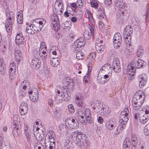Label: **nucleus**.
Masks as SVG:
<instances>
[{"mask_svg": "<svg viewBox=\"0 0 149 149\" xmlns=\"http://www.w3.org/2000/svg\"><path fill=\"white\" fill-rule=\"evenodd\" d=\"M91 34L89 32L86 31V32H84V36L86 39L89 40L91 38Z\"/></svg>", "mask_w": 149, "mask_h": 149, "instance_id": "nucleus-58", "label": "nucleus"}, {"mask_svg": "<svg viewBox=\"0 0 149 149\" xmlns=\"http://www.w3.org/2000/svg\"><path fill=\"white\" fill-rule=\"evenodd\" d=\"M132 105L133 108L136 110H139L141 107L142 105L141 104L139 103H136L134 101H132Z\"/></svg>", "mask_w": 149, "mask_h": 149, "instance_id": "nucleus-41", "label": "nucleus"}, {"mask_svg": "<svg viewBox=\"0 0 149 149\" xmlns=\"http://www.w3.org/2000/svg\"><path fill=\"white\" fill-rule=\"evenodd\" d=\"M44 72L46 75H49L50 73L49 69L47 67H45L44 68Z\"/></svg>", "mask_w": 149, "mask_h": 149, "instance_id": "nucleus-64", "label": "nucleus"}, {"mask_svg": "<svg viewBox=\"0 0 149 149\" xmlns=\"http://www.w3.org/2000/svg\"><path fill=\"white\" fill-rule=\"evenodd\" d=\"M87 13L88 15V18L89 21L92 23H93L94 20L91 11L88 10H87Z\"/></svg>", "mask_w": 149, "mask_h": 149, "instance_id": "nucleus-50", "label": "nucleus"}, {"mask_svg": "<svg viewBox=\"0 0 149 149\" xmlns=\"http://www.w3.org/2000/svg\"><path fill=\"white\" fill-rule=\"evenodd\" d=\"M52 24L53 26V28L55 31H58L59 29V22L56 20H54L52 21Z\"/></svg>", "mask_w": 149, "mask_h": 149, "instance_id": "nucleus-37", "label": "nucleus"}, {"mask_svg": "<svg viewBox=\"0 0 149 149\" xmlns=\"http://www.w3.org/2000/svg\"><path fill=\"white\" fill-rule=\"evenodd\" d=\"M86 41L83 38H80L78 39L77 40L74 42V45H73L74 48L76 47L79 48H81V47H83L85 45Z\"/></svg>", "mask_w": 149, "mask_h": 149, "instance_id": "nucleus-15", "label": "nucleus"}, {"mask_svg": "<svg viewBox=\"0 0 149 149\" xmlns=\"http://www.w3.org/2000/svg\"><path fill=\"white\" fill-rule=\"evenodd\" d=\"M7 22L14 23L15 21V15L12 12L10 11L8 9L5 10Z\"/></svg>", "mask_w": 149, "mask_h": 149, "instance_id": "nucleus-12", "label": "nucleus"}, {"mask_svg": "<svg viewBox=\"0 0 149 149\" xmlns=\"http://www.w3.org/2000/svg\"><path fill=\"white\" fill-rule=\"evenodd\" d=\"M15 55L16 60L18 61L20 60L22 56V53L19 50H17L15 51Z\"/></svg>", "mask_w": 149, "mask_h": 149, "instance_id": "nucleus-39", "label": "nucleus"}, {"mask_svg": "<svg viewBox=\"0 0 149 149\" xmlns=\"http://www.w3.org/2000/svg\"><path fill=\"white\" fill-rule=\"evenodd\" d=\"M30 83L29 81L24 80L20 84L19 87V91L23 92L24 93H27V90L29 92L30 89Z\"/></svg>", "mask_w": 149, "mask_h": 149, "instance_id": "nucleus-6", "label": "nucleus"}, {"mask_svg": "<svg viewBox=\"0 0 149 149\" xmlns=\"http://www.w3.org/2000/svg\"><path fill=\"white\" fill-rule=\"evenodd\" d=\"M45 49L47 50L46 45H45L44 42H42L41 43L40 47L38 51H43V50H45Z\"/></svg>", "mask_w": 149, "mask_h": 149, "instance_id": "nucleus-53", "label": "nucleus"}, {"mask_svg": "<svg viewBox=\"0 0 149 149\" xmlns=\"http://www.w3.org/2000/svg\"><path fill=\"white\" fill-rule=\"evenodd\" d=\"M14 23H12L10 22H7L6 23L5 25V27L6 29V31L8 33L10 34L11 33L12 30L13 25Z\"/></svg>", "mask_w": 149, "mask_h": 149, "instance_id": "nucleus-32", "label": "nucleus"}, {"mask_svg": "<svg viewBox=\"0 0 149 149\" xmlns=\"http://www.w3.org/2000/svg\"><path fill=\"white\" fill-rule=\"evenodd\" d=\"M17 123L16 122H14L13 123V124L11 127L13 129V134H14L15 133V132H17L18 130V125H17Z\"/></svg>", "mask_w": 149, "mask_h": 149, "instance_id": "nucleus-42", "label": "nucleus"}, {"mask_svg": "<svg viewBox=\"0 0 149 149\" xmlns=\"http://www.w3.org/2000/svg\"><path fill=\"white\" fill-rule=\"evenodd\" d=\"M47 138L49 139V141L51 142H54L55 139L56 138V136L55 133L53 131H50L49 134L48 135Z\"/></svg>", "mask_w": 149, "mask_h": 149, "instance_id": "nucleus-30", "label": "nucleus"}, {"mask_svg": "<svg viewBox=\"0 0 149 149\" xmlns=\"http://www.w3.org/2000/svg\"><path fill=\"white\" fill-rule=\"evenodd\" d=\"M138 78L139 87L141 88H143L147 83L148 79L147 75L145 74L142 73L139 75Z\"/></svg>", "mask_w": 149, "mask_h": 149, "instance_id": "nucleus-10", "label": "nucleus"}, {"mask_svg": "<svg viewBox=\"0 0 149 149\" xmlns=\"http://www.w3.org/2000/svg\"><path fill=\"white\" fill-rule=\"evenodd\" d=\"M30 99L33 102H36L38 99V92L34 93H33L32 91H30L28 92Z\"/></svg>", "mask_w": 149, "mask_h": 149, "instance_id": "nucleus-26", "label": "nucleus"}, {"mask_svg": "<svg viewBox=\"0 0 149 149\" xmlns=\"http://www.w3.org/2000/svg\"><path fill=\"white\" fill-rule=\"evenodd\" d=\"M125 12L124 11L118 10L116 15L117 19H123V16L125 15Z\"/></svg>", "mask_w": 149, "mask_h": 149, "instance_id": "nucleus-40", "label": "nucleus"}, {"mask_svg": "<svg viewBox=\"0 0 149 149\" xmlns=\"http://www.w3.org/2000/svg\"><path fill=\"white\" fill-rule=\"evenodd\" d=\"M77 118L79 121L81 123H83L84 124H85L86 122H85V120H84V116L77 117Z\"/></svg>", "mask_w": 149, "mask_h": 149, "instance_id": "nucleus-59", "label": "nucleus"}, {"mask_svg": "<svg viewBox=\"0 0 149 149\" xmlns=\"http://www.w3.org/2000/svg\"><path fill=\"white\" fill-rule=\"evenodd\" d=\"M47 136L45 139V145L46 149H54L55 144V142L48 141L46 139Z\"/></svg>", "mask_w": 149, "mask_h": 149, "instance_id": "nucleus-22", "label": "nucleus"}, {"mask_svg": "<svg viewBox=\"0 0 149 149\" xmlns=\"http://www.w3.org/2000/svg\"><path fill=\"white\" fill-rule=\"evenodd\" d=\"M84 115L83 112L81 109H78L77 111V113L76 114L77 117L83 116Z\"/></svg>", "mask_w": 149, "mask_h": 149, "instance_id": "nucleus-57", "label": "nucleus"}, {"mask_svg": "<svg viewBox=\"0 0 149 149\" xmlns=\"http://www.w3.org/2000/svg\"><path fill=\"white\" fill-rule=\"evenodd\" d=\"M76 56L77 59H81L84 57V54L81 52H78L76 54Z\"/></svg>", "mask_w": 149, "mask_h": 149, "instance_id": "nucleus-48", "label": "nucleus"}, {"mask_svg": "<svg viewBox=\"0 0 149 149\" xmlns=\"http://www.w3.org/2000/svg\"><path fill=\"white\" fill-rule=\"evenodd\" d=\"M41 50L40 51H35L33 53V56H36L38 58L40 57L43 61L46 60L47 54V50L45 49V51Z\"/></svg>", "mask_w": 149, "mask_h": 149, "instance_id": "nucleus-9", "label": "nucleus"}, {"mask_svg": "<svg viewBox=\"0 0 149 149\" xmlns=\"http://www.w3.org/2000/svg\"><path fill=\"white\" fill-rule=\"evenodd\" d=\"M144 132L146 135L149 136V123L147 124L144 127Z\"/></svg>", "mask_w": 149, "mask_h": 149, "instance_id": "nucleus-49", "label": "nucleus"}, {"mask_svg": "<svg viewBox=\"0 0 149 149\" xmlns=\"http://www.w3.org/2000/svg\"><path fill=\"white\" fill-rule=\"evenodd\" d=\"M65 92L64 91H62L61 92V96L63 100L68 101L70 99V97L68 94L69 92L66 91V90Z\"/></svg>", "mask_w": 149, "mask_h": 149, "instance_id": "nucleus-29", "label": "nucleus"}, {"mask_svg": "<svg viewBox=\"0 0 149 149\" xmlns=\"http://www.w3.org/2000/svg\"><path fill=\"white\" fill-rule=\"evenodd\" d=\"M34 135L36 139L38 141H41L44 139L45 136L43 130H38V132H36V134L34 133Z\"/></svg>", "mask_w": 149, "mask_h": 149, "instance_id": "nucleus-21", "label": "nucleus"}, {"mask_svg": "<svg viewBox=\"0 0 149 149\" xmlns=\"http://www.w3.org/2000/svg\"><path fill=\"white\" fill-rule=\"evenodd\" d=\"M113 46L116 49L119 48L121 45L122 38L121 34L119 33H115L113 38Z\"/></svg>", "mask_w": 149, "mask_h": 149, "instance_id": "nucleus-5", "label": "nucleus"}, {"mask_svg": "<svg viewBox=\"0 0 149 149\" xmlns=\"http://www.w3.org/2000/svg\"><path fill=\"white\" fill-rule=\"evenodd\" d=\"M66 126L69 129L77 128L79 127V124L77 120L68 118L65 121Z\"/></svg>", "mask_w": 149, "mask_h": 149, "instance_id": "nucleus-4", "label": "nucleus"}, {"mask_svg": "<svg viewBox=\"0 0 149 149\" xmlns=\"http://www.w3.org/2000/svg\"><path fill=\"white\" fill-rule=\"evenodd\" d=\"M32 60L31 65L33 68L37 69L39 68L41 66V61L37 57L33 56Z\"/></svg>", "mask_w": 149, "mask_h": 149, "instance_id": "nucleus-14", "label": "nucleus"}, {"mask_svg": "<svg viewBox=\"0 0 149 149\" xmlns=\"http://www.w3.org/2000/svg\"><path fill=\"white\" fill-rule=\"evenodd\" d=\"M111 65L108 63L104 64L100 70L104 71L108 73V75L110 74L111 75L112 72V69L111 68Z\"/></svg>", "mask_w": 149, "mask_h": 149, "instance_id": "nucleus-20", "label": "nucleus"}, {"mask_svg": "<svg viewBox=\"0 0 149 149\" xmlns=\"http://www.w3.org/2000/svg\"><path fill=\"white\" fill-rule=\"evenodd\" d=\"M130 111L128 108L124 109L121 111L119 116V122L120 123L125 125L129 118Z\"/></svg>", "mask_w": 149, "mask_h": 149, "instance_id": "nucleus-2", "label": "nucleus"}, {"mask_svg": "<svg viewBox=\"0 0 149 149\" xmlns=\"http://www.w3.org/2000/svg\"><path fill=\"white\" fill-rule=\"evenodd\" d=\"M125 4L124 3H122V4L120 6V7H118V10L124 11L125 13H126V12L127 11L125 9Z\"/></svg>", "mask_w": 149, "mask_h": 149, "instance_id": "nucleus-55", "label": "nucleus"}, {"mask_svg": "<svg viewBox=\"0 0 149 149\" xmlns=\"http://www.w3.org/2000/svg\"><path fill=\"white\" fill-rule=\"evenodd\" d=\"M124 125L120 123L119 126L115 128V130L113 131V132L115 135H118L121 130H122L124 128Z\"/></svg>", "mask_w": 149, "mask_h": 149, "instance_id": "nucleus-33", "label": "nucleus"}, {"mask_svg": "<svg viewBox=\"0 0 149 149\" xmlns=\"http://www.w3.org/2000/svg\"><path fill=\"white\" fill-rule=\"evenodd\" d=\"M55 100L58 104H59L62 102V100H63L62 97L61 96V94L60 95L56 94Z\"/></svg>", "mask_w": 149, "mask_h": 149, "instance_id": "nucleus-46", "label": "nucleus"}, {"mask_svg": "<svg viewBox=\"0 0 149 149\" xmlns=\"http://www.w3.org/2000/svg\"><path fill=\"white\" fill-rule=\"evenodd\" d=\"M83 99L84 98L82 95L81 94H79L77 95L75 99V102L83 101Z\"/></svg>", "mask_w": 149, "mask_h": 149, "instance_id": "nucleus-51", "label": "nucleus"}, {"mask_svg": "<svg viewBox=\"0 0 149 149\" xmlns=\"http://www.w3.org/2000/svg\"><path fill=\"white\" fill-rule=\"evenodd\" d=\"M131 141L130 139L129 138H126L124 140L123 144V146L130 147Z\"/></svg>", "mask_w": 149, "mask_h": 149, "instance_id": "nucleus-44", "label": "nucleus"}, {"mask_svg": "<svg viewBox=\"0 0 149 149\" xmlns=\"http://www.w3.org/2000/svg\"><path fill=\"white\" fill-rule=\"evenodd\" d=\"M116 127L115 122L109 120L107 121L105 123V127L108 130H114Z\"/></svg>", "mask_w": 149, "mask_h": 149, "instance_id": "nucleus-18", "label": "nucleus"}, {"mask_svg": "<svg viewBox=\"0 0 149 149\" xmlns=\"http://www.w3.org/2000/svg\"><path fill=\"white\" fill-rule=\"evenodd\" d=\"M139 118L140 122L142 124H145L147 123L149 119V116L144 115L143 113H139Z\"/></svg>", "mask_w": 149, "mask_h": 149, "instance_id": "nucleus-19", "label": "nucleus"}, {"mask_svg": "<svg viewBox=\"0 0 149 149\" xmlns=\"http://www.w3.org/2000/svg\"><path fill=\"white\" fill-rule=\"evenodd\" d=\"M62 2L61 0L56 1L55 5V8L59 10H62L63 8Z\"/></svg>", "mask_w": 149, "mask_h": 149, "instance_id": "nucleus-35", "label": "nucleus"}, {"mask_svg": "<svg viewBox=\"0 0 149 149\" xmlns=\"http://www.w3.org/2000/svg\"><path fill=\"white\" fill-rule=\"evenodd\" d=\"M42 144L40 142H37L35 143L34 147V149H40L41 148Z\"/></svg>", "mask_w": 149, "mask_h": 149, "instance_id": "nucleus-56", "label": "nucleus"}, {"mask_svg": "<svg viewBox=\"0 0 149 149\" xmlns=\"http://www.w3.org/2000/svg\"><path fill=\"white\" fill-rule=\"evenodd\" d=\"M28 142L31 145L33 143V140L31 138V132L30 130H27L24 132Z\"/></svg>", "mask_w": 149, "mask_h": 149, "instance_id": "nucleus-27", "label": "nucleus"}, {"mask_svg": "<svg viewBox=\"0 0 149 149\" xmlns=\"http://www.w3.org/2000/svg\"><path fill=\"white\" fill-rule=\"evenodd\" d=\"M145 95L144 92L141 91L136 92L132 98V101L136 103L143 105L145 100Z\"/></svg>", "mask_w": 149, "mask_h": 149, "instance_id": "nucleus-3", "label": "nucleus"}, {"mask_svg": "<svg viewBox=\"0 0 149 149\" xmlns=\"http://www.w3.org/2000/svg\"><path fill=\"white\" fill-rule=\"evenodd\" d=\"M131 139L132 145L134 147H135L138 143V140L136 135L134 134H132L131 135Z\"/></svg>", "mask_w": 149, "mask_h": 149, "instance_id": "nucleus-31", "label": "nucleus"}, {"mask_svg": "<svg viewBox=\"0 0 149 149\" xmlns=\"http://www.w3.org/2000/svg\"><path fill=\"white\" fill-rule=\"evenodd\" d=\"M10 69L9 70V76L11 79H14L15 77V73L16 71V67L15 63L13 62L10 63Z\"/></svg>", "mask_w": 149, "mask_h": 149, "instance_id": "nucleus-13", "label": "nucleus"}, {"mask_svg": "<svg viewBox=\"0 0 149 149\" xmlns=\"http://www.w3.org/2000/svg\"><path fill=\"white\" fill-rule=\"evenodd\" d=\"M146 65V63L143 60L139 59L136 64L134 61L130 62L128 65L127 68L124 70V74L127 76L129 80H132L134 79V76L136 72V68H143Z\"/></svg>", "mask_w": 149, "mask_h": 149, "instance_id": "nucleus-1", "label": "nucleus"}, {"mask_svg": "<svg viewBox=\"0 0 149 149\" xmlns=\"http://www.w3.org/2000/svg\"><path fill=\"white\" fill-rule=\"evenodd\" d=\"M51 63L52 65L54 67H56L58 65L59 62L58 58H53L51 60Z\"/></svg>", "mask_w": 149, "mask_h": 149, "instance_id": "nucleus-36", "label": "nucleus"}, {"mask_svg": "<svg viewBox=\"0 0 149 149\" xmlns=\"http://www.w3.org/2000/svg\"><path fill=\"white\" fill-rule=\"evenodd\" d=\"M32 26V24H31L29 26H27L26 28V32L29 34L33 35L36 33L33 29V26Z\"/></svg>", "mask_w": 149, "mask_h": 149, "instance_id": "nucleus-34", "label": "nucleus"}, {"mask_svg": "<svg viewBox=\"0 0 149 149\" xmlns=\"http://www.w3.org/2000/svg\"><path fill=\"white\" fill-rule=\"evenodd\" d=\"M64 147L65 149H73L74 146L72 141L68 139L65 140Z\"/></svg>", "mask_w": 149, "mask_h": 149, "instance_id": "nucleus-25", "label": "nucleus"}, {"mask_svg": "<svg viewBox=\"0 0 149 149\" xmlns=\"http://www.w3.org/2000/svg\"><path fill=\"white\" fill-rule=\"evenodd\" d=\"M133 31L132 28H130V30H129V31H128L126 33H125L124 34V35L127 36H130L132 34Z\"/></svg>", "mask_w": 149, "mask_h": 149, "instance_id": "nucleus-63", "label": "nucleus"}, {"mask_svg": "<svg viewBox=\"0 0 149 149\" xmlns=\"http://www.w3.org/2000/svg\"><path fill=\"white\" fill-rule=\"evenodd\" d=\"M91 111L89 109H86L85 110V114L86 116V120L89 124H91L93 123V119L91 117L90 112Z\"/></svg>", "mask_w": 149, "mask_h": 149, "instance_id": "nucleus-23", "label": "nucleus"}, {"mask_svg": "<svg viewBox=\"0 0 149 149\" xmlns=\"http://www.w3.org/2000/svg\"><path fill=\"white\" fill-rule=\"evenodd\" d=\"M89 74H87L84 77V81L85 82V83H86L89 81Z\"/></svg>", "mask_w": 149, "mask_h": 149, "instance_id": "nucleus-62", "label": "nucleus"}, {"mask_svg": "<svg viewBox=\"0 0 149 149\" xmlns=\"http://www.w3.org/2000/svg\"><path fill=\"white\" fill-rule=\"evenodd\" d=\"M32 26L33 27V29L36 33H37L38 31H40L42 29V26H39L40 25L38 24V23L34 24H32Z\"/></svg>", "mask_w": 149, "mask_h": 149, "instance_id": "nucleus-38", "label": "nucleus"}, {"mask_svg": "<svg viewBox=\"0 0 149 149\" xmlns=\"http://www.w3.org/2000/svg\"><path fill=\"white\" fill-rule=\"evenodd\" d=\"M111 75L110 74H105L104 76H102V77H101L100 78H98V80L99 83L101 84H104L107 82L108 81Z\"/></svg>", "mask_w": 149, "mask_h": 149, "instance_id": "nucleus-24", "label": "nucleus"}, {"mask_svg": "<svg viewBox=\"0 0 149 149\" xmlns=\"http://www.w3.org/2000/svg\"><path fill=\"white\" fill-rule=\"evenodd\" d=\"M91 106L93 108L94 111L97 113H102L103 108V104L102 103H99L97 101L92 102Z\"/></svg>", "mask_w": 149, "mask_h": 149, "instance_id": "nucleus-7", "label": "nucleus"}, {"mask_svg": "<svg viewBox=\"0 0 149 149\" xmlns=\"http://www.w3.org/2000/svg\"><path fill=\"white\" fill-rule=\"evenodd\" d=\"M89 28L90 31L91 33L92 34L93 37L94 38V33L95 32L94 27L92 26H89Z\"/></svg>", "mask_w": 149, "mask_h": 149, "instance_id": "nucleus-61", "label": "nucleus"}, {"mask_svg": "<svg viewBox=\"0 0 149 149\" xmlns=\"http://www.w3.org/2000/svg\"><path fill=\"white\" fill-rule=\"evenodd\" d=\"M124 42L127 45H130L131 41V37L127 36L124 35Z\"/></svg>", "mask_w": 149, "mask_h": 149, "instance_id": "nucleus-45", "label": "nucleus"}, {"mask_svg": "<svg viewBox=\"0 0 149 149\" xmlns=\"http://www.w3.org/2000/svg\"><path fill=\"white\" fill-rule=\"evenodd\" d=\"M74 133L76 135L75 139L77 142L76 143L78 146L81 145L83 143L85 138L84 135H83L81 132H79L78 130L74 132Z\"/></svg>", "mask_w": 149, "mask_h": 149, "instance_id": "nucleus-8", "label": "nucleus"}, {"mask_svg": "<svg viewBox=\"0 0 149 149\" xmlns=\"http://www.w3.org/2000/svg\"><path fill=\"white\" fill-rule=\"evenodd\" d=\"M68 110L70 113H74L75 111V109L73 106L72 104L68 105Z\"/></svg>", "mask_w": 149, "mask_h": 149, "instance_id": "nucleus-52", "label": "nucleus"}, {"mask_svg": "<svg viewBox=\"0 0 149 149\" xmlns=\"http://www.w3.org/2000/svg\"><path fill=\"white\" fill-rule=\"evenodd\" d=\"M6 72V67L4 64L3 60H0V74L4 75Z\"/></svg>", "mask_w": 149, "mask_h": 149, "instance_id": "nucleus-28", "label": "nucleus"}, {"mask_svg": "<svg viewBox=\"0 0 149 149\" xmlns=\"http://www.w3.org/2000/svg\"><path fill=\"white\" fill-rule=\"evenodd\" d=\"M143 53V48L141 47H139L137 50L136 53L137 56L138 57L141 56Z\"/></svg>", "mask_w": 149, "mask_h": 149, "instance_id": "nucleus-47", "label": "nucleus"}, {"mask_svg": "<svg viewBox=\"0 0 149 149\" xmlns=\"http://www.w3.org/2000/svg\"><path fill=\"white\" fill-rule=\"evenodd\" d=\"M124 3L122 0H116L115 2V4L116 6L118 7L122 4V3Z\"/></svg>", "mask_w": 149, "mask_h": 149, "instance_id": "nucleus-60", "label": "nucleus"}, {"mask_svg": "<svg viewBox=\"0 0 149 149\" xmlns=\"http://www.w3.org/2000/svg\"><path fill=\"white\" fill-rule=\"evenodd\" d=\"M110 111V109L108 107H107L105 108L103 107L102 113H103L104 116H107L109 114Z\"/></svg>", "mask_w": 149, "mask_h": 149, "instance_id": "nucleus-43", "label": "nucleus"}, {"mask_svg": "<svg viewBox=\"0 0 149 149\" xmlns=\"http://www.w3.org/2000/svg\"><path fill=\"white\" fill-rule=\"evenodd\" d=\"M20 112L21 115H24L26 114L28 110V105L25 102H22L19 107Z\"/></svg>", "mask_w": 149, "mask_h": 149, "instance_id": "nucleus-17", "label": "nucleus"}, {"mask_svg": "<svg viewBox=\"0 0 149 149\" xmlns=\"http://www.w3.org/2000/svg\"><path fill=\"white\" fill-rule=\"evenodd\" d=\"M112 66L114 72L118 73L121 70L120 64L118 58L115 59L113 61Z\"/></svg>", "mask_w": 149, "mask_h": 149, "instance_id": "nucleus-11", "label": "nucleus"}, {"mask_svg": "<svg viewBox=\"0 0 149 149\" xmlns=\"http://www.w3.org/2000/svg\"><path fill=\"white\" fill-rule=\"evenodd\" d=\"M104 48L103 46H102L100 47H98L97 46V47L96 48V49L97 52L98 53H102L104 50Z\"/></svg>", "mask_w": 149, "mask_h": 149, "instance_id": "nucleus-54", "label": "nucleus"}, {"mask_svg": "<svg viewBox=\"0 0 149 149\" xmlns=\"http://www.w3.org/2000/svg\"><path fill=\"white\" fill-rule=\"evenodd\" d=\"M24 38L22 33H17L15 41L17 45H18L24 44Z\"/></svg>", "mask_w": 149, "mask_h": 149, "instance_id": "nucleus-16", "label": "nucleus"}]
</instances>
